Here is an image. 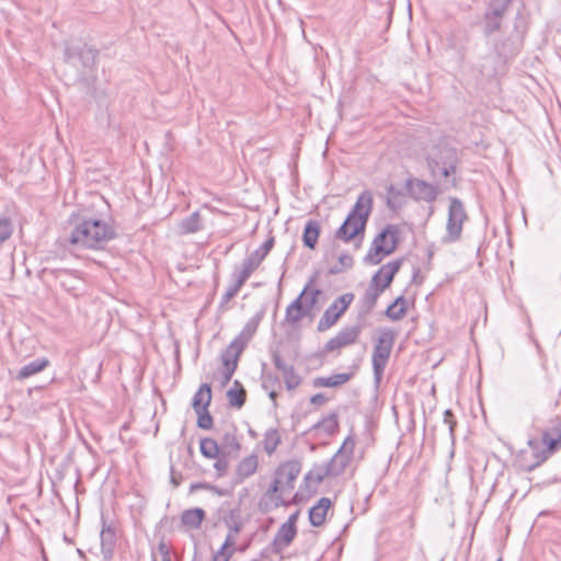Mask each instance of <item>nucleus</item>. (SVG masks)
Here are the masks:
<instances>
[{
	"label": "nucleus",
	"mask_w": 561,
	"mask_h": 561,
	"mask_svg": "<svg viewBox=\"0 0 561 561\" xmlns=\"http://www.w3.org/2000/svg\"><path fill=\"white\" fill-rule=\"evenodd\" d=\"M301 467V461L298 459H290L277 466L270 488L260 500V507L263 511L270 510V503L274 508L288 506V503L284 500L283 495L290 493L294 490L295 482L300 474Z\"/></svg>",
	"instance_id": "obj_1"
},
{
	"label": "nucleus",
	"mask_w": 561,
	"mask_h": 561,
	"mask_svg": "<svg viewBox=\"0 0 561 561\" xmlns=\"http://www.w3.org/2000/svg\"><path fill=\"white\" fill-rule=\"evenodd\" d=\"M116 238L115 229L102 219L84 218L73 227L68 238L79 249L101 250Z\"/></svg>",
	"instance_id": "obj_2"
},
{
	"label": "nucleus",
	"mask_w": 561,
	"mask_h": 561,
	"mask_svg": "<svg viewBox=\"0 0 561 561\" xmlns=\"http://www.w3.org/2000/svg\"><path fill=\"white\" fill-rule=\"evenodd\" d=\"M427 167L433 179H444L446 188L456 187L457 180L453 176L459 163L457 149L445 140H439L428 151Z\"/></svg>",
	"instance_id": "obj_3"
},
{
	"label": "nucleus",
	"mask_w": 561,
	"mask_h": 561,
	"mask_svg": "<svg viewBox=\"0 0 561 561\" xmlns=\"http://www.w3.org/2000/svg\"><path fill=\"white\" fill-rule=\"evenodd\" d=\"M541 444L543 447L534 454V462L527 465L526 471L535 470L561 450V413L548 420L546 427L541 431Z\"/></svg>",
	"instance_id": "obj_4"
},
{
	"label": "nucleus",
	"mask_w": 561,
	"mask_h": 561,
	"mask_svg": "<svg viewBox=\"0 0 561 561\" xmlns=\"http://www.w3.org/2000/svg\"><path fill=\"white\" fill-rule=\"evenodd\" d=\"M400 229L397 225L388 224L374 238L363 261L367 265L379 264L385 256L392 254L399 244Z\"/></svg>",
	"instance_id": "obj_5"
},
{
	"label": "nucleus",
	"mask_w": 561,
	"mask_h": 561,
	"mask_svg": "<svg viewBox=\"0 0 561 561\" xmlns=\"http://www.w3.org/2000/svg\"><path fill=\"white\" fill-rule=\"evenodd\" d=\"M373 210V195L369 191H364L357 198L352 210L340 226V233L345 236L347 226L353 225L354 230L348 237H359V242L364 238L365 228Z\"/></svg>",
	"instance_id": "obj_6"
},
{
	"label": "nucleus",
	"mask_w": 561,
	"mask_h": 561,
	"mask_svg": "<svg viewBox=\"0 0 561 561\" xmlns=\"http://www.w3.org/2000/svg\"><path fill=\"white\" fill-rule=\"evenodd\" d=\"M396 341V332L391 329L383 328L379 331V336L374 346L371 363L374 370V378L376 383H379L387 363L390 358L391 351Z\"/></svg>",
	"instance_id": "obj_7"
},
{
	"label": "nucleus",
	"mask_w": 561,
	"mask_h": 561,
	"mask_svg": "<svg viewBox=\"0 0 561 561\" xmlns=\"http://www.w3.org/2000/svg\"><path fill=\"white\" fill-rule=\"evenodd\" d=\"M468 219L462 202L457 197L450 198L448 207V218L446 225V234L443 237L444 243H453L461 238L462 225Z\"/></svg>",
	"instance_id": "obj_8"
},
{
	"label": "nucleus",
	"mask_w": 561,
	"mask_h": 561,
	"mask_svg": "<svg viewBox=\"0 0 561 561\" xmlns=\"http://www.w3.org/2000/svg\"><path fill=\"white\" fill-rule=\"evenodd\" d=\"M314 282V278H311L308 284L305 286L300 295L286 308L285 319L288 323L295 324L299 322L304 317H306L309 311L317 304L318 296L321 294L320 289H313L310 293V297L307 300V304L304 305L302 297L307 295L310 286Z\"/></svg>",
	"instance_id": "obj_9"
},
{
	"label": "nucleus",
	"mask_w": 561,
	"mask_h": 561,
	"mask_svg": "<svg viewBox=\"0 0 561 561\" xmlns=\"http://www.w3.org/2000/svg\"><path fill=\"white\" fill-rule=\"evenodd\" d=\"M355 295L353 293H345L337 297L323 312L320 318L317 330L325 332L331 329L339 319L345 313L351 304L354 301Z\"/></svg>",
	"instance_id": "obj_10"
},
{
	"label": "nucleus",
	"mask_w": 561,
	"mask_h": 561,
	"mask_svg": "<svg viewBox=\"0 0 561 561\" xmlns=\"http://www.w3.org/2000/svg\"><path fill=\"white\" fill-rule=\"evenodd\" d=\"M511 0H490L483 14V34L490 36L499 32L502 26Z\"/></svg>",
	"instance_id": "obj_11"
},
{
	"label": "nucleus",
	"mask_w": 561,
	"mask_h": 561,
	"mask_svg": "<svg viewBox=\"0 0 561 561\" xmlns=\"http://www.w3.org/2000/svg\"><path fill=\"white\" fill-rule=\"evenodd\" d=\"M118 528L114 520H108L104 515L101 516L100 546L104 561H111L114 557Z\"/></svg>",
	"instance_id": "obj_12"
},
{
	"label": "nucleus",
	"mask_w": 561,
	"mask_h": 561,
	"mask_svg": "<svg viewBox=\"0 0 561 561\" xmlns=\"http://www.w3.org/2000/svg\"><path fill=\"white\" fill-rule=\"evenodd\" d=\"M355 449V438L353 435H348L339 450L328 461L335 474L341 476L347 466L351 463Z\"/></svg>",
	"instance_id": "obj_13"
},
{
	"label": "nucleus",
	"mask_w": 561,
	"mask_h": 561,
	"mask_svg": "<svg viewBox=\"0 0 561 561\" xmlns=\"http://www.w3.org/2000/svg\"><path fill=\"white\" fill-rule=\"evenodd\" d=\"M407 186L410 188V193L414 199L427 203L434 202L440 193L437 185L420 179L408 180Z\"/></svg>",
	"instance_id": "obj_14"
},
{
	"label": "nucleus",
	"mask_w": 561,
	"mask_h": 561,
	"mask_svg": "<svg viewBox=\"0 0 561 561\" xmlns=\"http://www.w3.org/2000/svg\"><path fill=\"white\" fill-rule=\"evenodd\" d=\"M381 294L382 293L377 289V285L370 280L364 295L358 301V322H364L366 318L373 312Z\"/></svg>",
	"instance_id": "obj_15"
},
{
	"label": "nucleus",
	"mask_w": 561,
	"mask_h": 561,
	"mask_svg": "<svg viewBox=\"0 0 561 561\" xmlns=\"http://www.w3.org/2000/svg\"><path fill=\"white\" fill-rule=\"evenodd\" d=\"M272 360L276 369L283 374L287 390L291 391L300 386L301 377L296 373L293 365H288L283 360L278 351L272 352Z\"/></svg>",
	"instance_id": "obj_16"
},
{
	"label": "nucleus",
	"mask_w": 561,
	"mask_h": 561,
	"mask_svg": "<svg viewBox=\"0 0 561 561\" xmlns=\"http://www.w3.org/2000/svg\"><path fill=\"white\" fill-rule=\"evenodd\" d=\"M336 477L337 476L335 474L329 462L314 463L312 468L305 474L304 483L306 484L307 489H309L310 485H313L316 489L324 481V479Z\"/></svg>",
	"instance_id": "obj_17"
},
{
	"label": "nucleus",
	"mask_w": 561,
	"mask_h": 561,
	"mask_svg": "<svg viewBox=\"0 0 561 561\" xmlns=\"http://www.w3.org/2000/svg\"><path fill=\"white\" fill-rule=\"evenodd\" d=\"M339 416L335 412L322 417L318 423L313 424L306 433H318L322 431L327 436H333L339 432Z\"/></svg>",
	"instance_id": "obj_18"
},
{
	"label": "nucleus",
	"mask_w": 561,
	"mask_h": 561,
	"mask_svg": "<svg viewBox=\"0 0 561 561\" xmlns=\"http://www.w3.org/2000/svg\"><path fill=\"white\" fill-rule=\"evenodd\" d=\"M332 502L329 497H321L316 505L309 510V522L313 527H321L325 523L328 511Z\"/></svg>",
	"instance_id": "obj_19"
},
{
	"label": "nucleus",
	"mask_w": 561,
	"mask_h": 561,
	"mask_svg": "<svg viewBox=\"0 0 561 561\" xmlns=\"http://www.w3.org/2000/svg\"><path fill=\"white\" fill-rule=\"evenodd\" d=\"M297 535V528L288 527L287 525H282L273 539V552L279 553L285 548H287Z\"/></svg>",
	"instance_id": "obj_20"
},
{
	"label": "nucleus",
	"mask_w": 561,
	"mask_h": 561,
	"mask_svg": "<svg viewBox=\"0 0 561 561\" xmlns=\"http://www.w3.org/2000/svg\"><path fill=\"white\" fill-rule=\"evenodd\" d=\"M243 351L244 348L241 345L234 341H231V343L220 354V360L224 368H231L234 365V369H237L240 356Z\"/></svg>",
	"instance_id": "obj_21"
},
{
	"label": "nucleus",
	"mask_w": 561,
	"mask_h": 561,
	"mask_svg": "<svg viewBox=\"0 0 561 561\" xmlns=\"http://www.w3.org/2000/svg\"><path fill=\"white\" fill-rule=\"evenodd\" d=\"M99 51L95 48L89 47L84 45L79 50H75V48H67L66 56L70 59L73 56H78L81 60L83 67L91 68L95 65L96 57Z\"/></svg>",
	"instance_id": "obj_22"
},
{
	"label": "nucleus",
	"mask_w": 561,
	"mask_h": 561,
	"mask_svg": "<svg viewBox=\"0 0 561 561\" xmlns=\"http://www.w3.org/2000/svg\"><path fill=\"white\" fill-rule=\"evenodd\" d=\"M50 362L46 357L36 358L20 368L16 375L18 380L26 379L33 375L43 371L49 366Z\"/></svg>",
	"instance_id": "obj_23"
},
{
	"label": "nucleus",
	"mask_w": 561,
	"mask_h": 561,
	"mask_svg": "<svg viewBox=\"0 0 561 561\" xmlns=\"http://www.w3.org/2000/svg\"><path fill=\"white\" fill-rule=\"evenodd\" d=\"M404 262L403 257H399L394 261L388 262L383 264L371 277V282L377 284V280H381V276L387 275L388 283H392L396 274L401 268L402 264Z\"/></svg>",
	"instance_id": "obj_24"
},
{
	"label": "nucleus",
	"mask_w": 561,
	"mask_h": 561,
	"mask_svg": "<svg viewBox=\"0 0 561 561\" xmlns=\"http://www.w3.org/2000/svg\"><path fill=\"white\" fill-rule=\"evenodd\" d=\"M222 522L225 526L229 529L228 534H232L236 538L243 527L241 511L239 507L228 510L222 515Z\"/></svg>",
	"instance_id": "obj_25"
},
{
	"label": "nucleus",
	"mask_w": 561,
	"mask_h": 561,
	"mask_svg": "<svg viewBox=\"0 0 561 561\" xmlns=\"http://www.w3.org/2000/svg\"><path fill=\"white\" fill-rule=\"evenodd\" d=\"M321 227L317 220L310 219L306 222L302 232V243L305 247L313 250L317 245Z\"/></svg>",
	"instance_id": "obj_26"
},
{
	"label": "nucleus",
	"mask_w": 561,
	"mask_h": 561,
	"mask_svg": "<svg viewBox=\"0 0 561 561\" xmlns=\"http://www.w3.org/2000/svg\"><path fill=\"white\" fill-rule=\"evenodd\" d=\"M211 402V387L209 383H202L193 396L192 408L195 412L208 408Z\"/></svg>",
	"instance_id": "obj_27"
},
{
	"label": "nucleus",
	"mask_w": 561,
	"mask_h": 561,
	"mask_svg": "<svg viewBox=\"0 0 561 561\" xmlns=\"http://www.w3.org/2000/svg\"><path fill=\"white\" fill-rule=\"evenodd\" d=\"M260 321H261L260 314H256L255 317L250 319L243 327L242 331L232 341L237 342L239 345H241L243 348H245L248 343L251 341V339L255 334Z\"/></svg>",
	"instance_id": "obj_28"
},
{
	"label": "nucleus",
	"mask_w": 561,
	"mask_h": 561,
	"mask_svg": "<svg viewBox=\"0 0 561 561\" xmlns=\"http://www.w3.org/2000/svg\"><path fill=\"white\" fill-rule=\"evenodd\" d=\"M229 405L241 409L247 401V391L239 380H234L232 387L227 391Z\"/></svg>",
	"instance_id": "obj_29"
},
{
	"label": "nucleus",
	"mask_w": 561,
	"mask_h": 561,
	"mask_svg": "<svg viewBox=\"0 0 561 561\" xmlns=\"http://www.w3.org/2000/svg\"><path fill=\"white\" fill-rule=\"evenodd\" d=\"M205 511L199 507L185 510L181 514V523L191 528V529H197L201 527L203 520L205 519Z\"/></svg>",
	"instance_id": "obj_30"
},
{
	"label": "nucleus",
	"mask_w": 561,
	"mask_h": 561,
	"mask_svg": "<svg viewBox=\"0 0 561 561\" xmlns=\"http://www.w3.org/2000/svg\"><path fill=\"white\" fill-rule=\"evenodd\" d=\"M365 324L362 322H358L355 325L352 327H345L341 329L336 336L340 339L341 343L345 346L355 344L364 329Z\"/></svg>",
	"instance_id": "obj_31"
},
{
	"label": "nucleus",
	"mask_w": 561,
	"mask_h": 561,
	"mask_svg": "<svg viewBox=\"0 0 561 561\" xmlns=\"http://www.w3.org/2000/svg\"><path fill=\"white\" fill-rule=\"evenodd\" d=\"M257 469V457L250 455L243 458L237 467V479L238 482H242L244 479L251 477Z\"/></svg>",
	"instance_id": "obj_32"
},
{
	"label": "nucleus",
	"mask_w": 561,
	"mask_h": 561,
	"mask_svg": "<svg viewBox=\"0 0 561 561\" xmlns=\"http://www.w3.org/2000/svg\"><path fill=\"white\" fill-rule=\"evenodd\" d=\"M353 377V374L348 373H341L335 374L330 377H317L313 379V386L314 387H339L351 380Z\"/></svg>",
	"instance_id": "obj_33"
},
{
	"label": "nucleus",
	"mask_w": 561,
	"mask_h": 561,
	"mask_svg": "<svg viewBox=\"0 0 561 561\" xmlns=\"http://www.w3.org/2000/svg\"><path fill=\"white\" fill-rule=\"evenodd\" d=\"M199 230H202L199 211H194L179 224V231L182 234L195 233Z\"/></svg>",
	"instance_id": "obj_34"
},
{
	"label": "nucleus",
	"mask_w": 561,
	"mask_h": 561,
	"mask_svg": "<svg viewBox=\"0 0 561 561\" xmlns=\"http://www.w3.org/2000/svg\"><path fill=\"white\" fill-rule=\"evenodd\" d=\"M282 437L277 428H270L264 434V450L267 455L275 453L276 448L280 445Z\"/></svg>",
	"instance_id": "obj_35"
},
{
	"label": "nucleus",
	"mask_w": 561,
	"mask_h": 561,
	"mask_svg": "<svg viewBox=\"0 0 561 561\" xmlns=\"http://www.w3.org/2000/svg\"><path fill=\"white\" fill-rule=\"evenodd\" d=\"M199 450L201 454L208 459H216L220 455V448L218 443L209 437L201 439Z\"/></svg>",
	"instance_id": "obj_36"
},
{
	"label": "nucleus",
	"mask_w": 561,
	"mask_h": 561,
	"mask_svg": "<svg viewBox=\"0 0 561 561\" xmlns=\"http://www.w3.org/2000/svg\"><path fill=\"white\" fill-rule=\"evenodd\" d=\"M236 545V538L228 534L221 548L214 554L211 561H228L232 554L231 548Z\"/></svg>",
	"instance_id": "obj_37"
},
{
	"label": "nucleus",
	"mask_w": 561,
	"mask_h": 561,
	"mask_svg": "<svg viewBox=\"0 0 561 561\" xmlns=\"http://www.w3.org/2000/svg\"><path fill=\"white\" fill-rule=\"evenodd\" d=\"M262 387L263 389H280L282 382L278 375L267 371L266 364H262Z\"/></svg>",
	"instance_id": "obj_38"
},
{
	"label": "nucleus",
	"mask_w": 561,
	"mask_h": 561,
	"mask_svg": "<svg viewBox=\"0 0 561 561\" xmlns=\"http://www.w3.org/2000/svg\"><path fill=\"white\" fill-rule=\"evenodd\" d=\"M354 264V260L352 257V255L347 254V253H342L340 254L339 259H337V263L334 264L332 267H330L329 270V274L330 275H337V274H341L343 272H345L346 270H350Z\"/></svg>",
	"instance_id": "obj_39"
},
{
	"label": "nucleus",
	"mask_w": 561,
	"mask_h": 561,
	"mask_svg": "<svg viewBox=\"0 0 561 561\" xmlns=\"http://www.w3.org/2000/svg\"><path fill=\"white\" fill-rule=\"evenodd\" d=\"M13 233V222L5 216H0V249Z\"/></svg>",
	"instance_id": "obj_40"
},
{
	"label": "nucleus",
	"mask_w": 561,
	"mask_h": 561,
	"mask_svg": "<svg viewBox=\"0 0 561 561\" xmlns=\"http://www.w3.org/2000/svg\"><path fill=\"white\" fill-rule=\"evenodd\" d=\"M197 414V426L202 430H210L214 425V419L210 415L208 408L198 410Z\"/></svg>",
	"instance_id": "obj_41"
},
{
	"label": "nucleus",
	"mask_w": 561,
	"mask_h": 561,
	"mask_svg": "<svg viewBox=\"0 0 561 561\" xmlns=\"http://www.w3.org/2000/svg\"><path fill=\"white\" fill-rule=\"evenodd\" d=\"M264 259H265V256L262 253H260L257 250H255L249 256H247L244 259L242 264L245 267H248L249 270H251L252 272H254L261 265V263L264 261Z\"/></svg>",
	"instance_id": "obj_42"
},
{
	"label": "nucleus",
	"mask_w": 561,
	"mask_h": 561,
	"mask_svg": "<svg viewBox=\"0 0 561 561\" xmlns=\"http://www.w3.org/2000/svg\"><path fill=\"white\" fill-rule=\"evenodd\" d=\"M343 347H344V345L341 343L340 339L335 335L324 344L323 348L317 353V356L324 357L327 354L332 353L334 351H339Z\"/></svg>",
	"instance_id": "obj_43"
},
{
	"label": "nucleus",
	"mask_w": 561,
	"mask_h": 561,
	"mask_svg": "<svg viewBox=\"0 0 561 561\" xmlns=\"http://www.w3.org/2000/svg\"><path fill=\"white\" fill-rule=\"evenodd\" d=\"M222 446L224 448H228L229 451L238 453L241 448V445L233 432H227L222 436Z\"/></svg>",
	"instance_id": "obj_44"
},
{
	"label": "nucleus",
	"mask_w": 561,
	"mask_h": 561,
	"mask_svg": "<svg viewBox=\"0 0 561 561\" xmlns=\"http://www.w3.org/2000/svg\"><path fill=\"white\" fill-rule=\"evenodd\" d=\"M385 316L392 321H399L405 317V307H399L391 302L385 311Z\"/></svg>",
	"instance_id": "obj_45"
},
{
	"label": "nucleus",
	"mask_w": 561,
	"mask_h": 561,
	"mask_svg": "<svg viewBox=\"0 0 561 561\" xmlns=\"http://www.w3.org/2000/svg\"><path fill=\"white\" fill-rule=\"evenodd\" d=\"M444 423L448 425L450 438L454 439L457 421H456L455 415L450 409H447L444 412Z\"/></svg>",
	"instance_id": "obj_46"
},
{
	"label": "nucleus",
	"mask_w": 561,
	"mask_h": 561,
	"mask_svg": "<svg viewBox=\"0 0 561 561\" xmlns=\"http://www.w3.org/2000/svg\"><path fill=\"white\" fill-rule=\"evenodd\" d=\"M253 272L251 270H249L248 267H245L243 264L241 265V268L240 271L234 274V283L236 285H238L240 288L244 285V283L249 279V277L251 276Z\"/></svg>",
	"instance_id": "obj_47"
},
{
	"label": "nucleus",
	"mask_w": 561,
	"mask_h": 561,
	"mask_svg": "<svg viewBox=\"0 0 561 561\" xmlns=\"http://www.w3.org/2000/svg\"><path fill=\"white\" fill-rule=\"evenodd\" d=\"M197 490H210L220 496L226 494V492L220 490L219 488L208 484V483H205V482H196V483L191 484V488H190L191 492H194Z\"/></svg>",
	"instance_id": "obj_48"
},
{
	"label": "nucleus",
	"mask_w": 561,
	"mask_h": 561,
	"mask_svg": "<svg viewBox=\"0 0 561 561\" xmlns=\"http://www.w3.org/2000/svg\"><path fill=\"white\" fill-rule=\"evenodd\" d=\"M157 551L161 557V561H171L170 547L167 545V542L164 540H161L158 543ZM152 558H153V561H156L154 553H152Z\"/></svg>",
	"instance_id": "obj_49"
},
{
	"label": "nucleus",
	"mask_w": 561,
	"mask_h": 561,
	"mask_svg": "<svg viewBox=\"0 0 561 561\" xmlns=\"http://www.w3.org/2000/svg\"><path fill=\"white\" fill-rule=\"evenodd\" d=\"M217 461L214 463V468L217 471L218 477H222L226 474L229 463L225 456L216 458Z\"/></svg>",
	"instance_id": "obj_50"
},
{
	"label": "nucleus",
	"mask_w": 561,
	"mask_h": 561,
	"mask_svg": "<svg viewBox=\"0 0 561 561\" xmlns=\"http://www.w3.org/2000/svg\"><path fill=\"white\" fill-rule=\"evenodd\" d=\"M354 230V226L353 225H350L347 226L346 230H345V236H343L342 233H340V228L335 231V239L337 240H342L344 242H351L352 240H356L358 237H348L347 234L352 233Z\"/></svg>",
	"instance_id": "obj_51"
},
{
	"label": "nucleus",
	"mask_w": 561,
	"mask_h": 561,
	"mask_svg": "<svg viewBox=\"0 0 561 561\" xmlns=\"http://www.w3.org/2000/svg\"><path fill=\"white\" fill-rule=\"evenodd\" d=\"M237 369H234V366L233 367H228V368H222V371H221V381H220V385L221 387H225L228 385V382L231 380L233 374L236 373Z\"/></svg>",
	"instance_id": "obj_52"
},
{
	"label": "nucleus",
	"mask_w": 561,
	"mask_h": 561,
	"mask_svg": "<svg viewBox=\"0 0 561 561\" xmlns=\"http://www.w3.org/2000/svg\"><path fill=\"white\" fill-rule=\"evenodd\" d=\"M240 290V287L236 284H232L228 287V289L226 290L225 295L222 296V302L226 304L228 302L230 299H232L234 296L238 295Z\"/></svg>",
	"instance_id": "obj_53"
},
{
	"label": "nucleus",
	"mask_w": 561,
	"mask_h": 561,
	"mask_svg": "<svg viewBox=\"0 0 561 561\" xmlns=\"http://www.w3.org/2000/svg\"><path fill=\"white\" fill-rule=\"evenodd\" d=\"M275 243V239L273 236H271L259 249L257 251L262 253L265 257L270 253V251L273 249Z\"/></svg>",
	"instance_id": "obj_54"
},
{
	"label": "nucleus",
	"mask_w": 561,
	"mask_h": 561,
	"mask_svg": "<svg viewBox=\"0 0 561 561\" xmlns=\"http://www.w3.org/2000/svg\"><path fill=\"white\" fill-rule=\"evenodd\" d=\"M310 402L314 405H322L327 402V398L323 393H316L310 398Z\"/></svg>",
	"instance_id": "obj_55"
},
{
	"label": "nucleus",
	"mask_w": 561,
	"mask_h": 561,
	"mask_svg": "<svg viewBox=\"0 0 561 561\" xmlns=\"http://www.w3.org/2000/svg\"><path fill=\"white\" fill-rule=\"evenodd\" d=\"M376 285H377V289H379V291L383 293L391 285V283H388L387 275H386V276H381V280H377Z\"/></svg>",
	"instance_id": "obj_56"
},
{
	"label": "nucleus",
	"mask_w": 561,
	"mask_h": 561,
	"mask_svg": "<svg viewBox=\"0 0 561 561\" xmlns=\"http://www.w3.org/2000/svg\"><path fill=\"white\" fill-rule=\"evenodd\" d=\"M298 515H299L298 511L295 512L294 514H291L288 517V519L284 523V525H287L288 527H291V528H297L296 523H297Z\"/></svg>",
	"instance_id": "obj_57"
},
{
	"label": "nucleus",
	"mask_w": 561,
	"mask_h": 561,
	"mask_svg": "<svg viewBox=\"0 0 561 561\" xmlns=\"http://www.w3.org/2000/svg\"><path fill=\"white\" fill-rule=\"evenodd\" d=\"M527 445L533 449V455L537 450H541L540 442L537 438H529L528 442H527Z\"/></svg>",
	"instance_id": "obj_58"
},
{
	"label": "nucleus",
	"mask_w": 561,
	"mask_h": 561,
	"mask_svg": "<svg viewBox=\"0 0 561 561\" xmlns=\"http://www.w3.org/2000/svg\"><path fill=\"white\" fill-rule=\"evenodd\" d=\"M392 302L399 307H405V312L408 311V300L404 298L403 295L397 297Z\"/></svg>",
	"instance_id": "obj_59"
},
{
	"label": "nucleus",
	"mask_w": 561,
	"mask_h": 561,
	"mask_svg": "<svg viewBox=\"0 0 561 561\" xmlns=\"http://www.w3.org/2000/svg\"><path fill=\"white\" fill-rule=\"evenodd\" d=\"M267 391H268V397H270L271 401L273 402V407L277 408V397H278L277 389H267Z\"/></svg>",
	"instance_id": "obj_60"
},
{
	"label": "nucleus",
	"mask_w": 561,
	"mask_h": 561,
	"mask_svg": "<svg viewBox=\"0 0 561 561\" xmlns=\"http://www.w3.org/2000/svg\"><path fill=\"white\" fill-rule=\"evenodd\" d=\"M399 195H400V192L397 191L392 184H390L387 187V196H391V197L396 198Z\"/></svg>",
	"instance_id": "obj_61"
},
{
	"label": "nucleus",
	"mask_w": 561,
	"mask_h": 561,
	"mask_svg": "<svg viewBox=\"0 0 561 561\" xmlns=\"http://www.w3.org/2000/svg\"><path fill=\"white\" fill-rule=\"evenodd\" d=\"M394 199H396V198H393V197H391V196H387V201H386L387 206H388L390 209H392V210H396V209L399 207V205L396 203V201H394Z\"/></svg>",
	"instance_id": "obj_62"
},
{
	"label": "nucleus",
	"mask_w": 561,
	"mask_h": 561,
	"mask_svg": "<svg viewBox=\"0 0 561 561\" xmlns=\"http://www.w3.org/2000/svg\"><path fill=\"white\" fill-rule=\"evenodd\" d=\"M171 482L178 486L180 484V481L176 479L175 477V472H174V469L173 467H171Z\"/></svg>",
	"instance_id": "obj_63"
},
{
	"label": "nucleus",
	"mask_w": 561,
	"mask_h": 561,
	"mask_svg": "<svg viewBox=\"0 0 561 561\" xmlns=\"http://www.w3.org/2000/svg\"><path fill=\"white\" fill-rule=\"evenodd\" d=\"M298 497H299V494H298V493H296V494L294 495L293 500H291L290 502H287V503H288V505H290V504H297V503H298Z\"/></svg>",
	"instance_id": "obj_64"
}]
</instances>
